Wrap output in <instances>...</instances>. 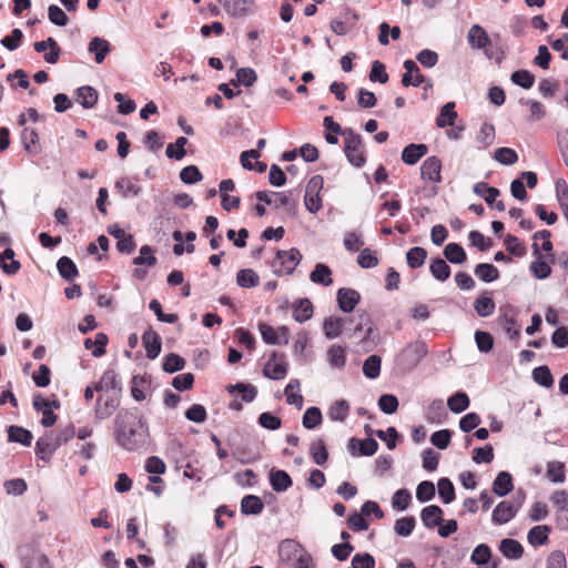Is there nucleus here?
I'll return each instance as SVG.
<instances>
[{
    "label": "nucleus",
    "mask_w": 568,
    "mask_h": 568,
    "mask_svg": "<svg viewBox=\"0 0 568 568\" xmlns=\"http://www.w3.org/2000/svg\"><path fill=\"white\" fill-rule=\"evenodd\" d=\"M287 374V363L284 354L273 351L263 367V375L273 381L283 379Z\"/></svg>",
    "instance_id": "nucleus-5"
},
{
    "label": "nucleus",
    "mask_w": 568,
    "mask_h": 568,
    "mask_svg": "<svg viewBox=\"0 0 568 568\" xmlns=\"http://www.w3.org/2000/svg\"><path fill=\"white\" fill-rule=\"evenodd\" d=\"M519 509V506L516 507L511 501L504 500L500 501L491 514V520L496 525H504L509 523L515 518Z\"/></svg>",
    "instance_id": "nucleus-10"
},
{
    "label": "nucleus",
    "mask_w": 568,
    "mask_h": 568,
    "mask_svg": "<svg viewBox=\"0 0 568 568\" xmlns=\"http://www.w3.org/2000/svg\"><path fill=\"white\" fill-rule=\"evenodd\" d=\"M485 292L483 295L477 297L474 302V310L480 317H487L495 312L496 304L491 297Z\"/></svg>",
    "instance_id": "nucleus-38"
},
{
    "label": "nucleus",
    "mask_w": 568,
    "mask_h": 568,
    "mask_svg": "<svg viewBox=\"0 0 568 568\" xmlns=\"http://www.w3.org/2000/svg\"><path fill=\"white\" fill-rule=\"evenodd\" d=\"M420 519L425 527L434 528L443 523V509L437 505L424 507L420 511Z\"/></svg>",
    "instance_id": "nucleus-24"
},
{
    "label": "nucleus",
    "mask_w": 568,
    "mask_h": 568,
    "mask_svg": "<svg viewBox=\"0 0 568 568\" xmlns=\"http://www.w3.org/2000/svg\"><path fill=\"white\" fill-rule=\"evenodd\" d=\"M349 412V405L346 400L341 399L335 402L328 409V417L332 420L343 422L346 419Z\"/></svg>",
    "instance_id": "nucleus-58"
},
{
    "label": "nucleus",
    "mask_w": 568,
    "mask_h": 568,
    "mask_svg": "<svg viewBox=\"0 0 568 568\" xmlns=\"http://www.w3.org/2000/svg\"><path fill=\"white\" fill-rule=\"evenodd\" d=\"M180 179L185 184H194L203 180V175L196 165H187L180 171Z\"/></svg>",
    "instance_id": "nucleus-59"
},
{
    "label": "nucleus",
    "mask_w": 568,
    "mask_h": 568,
    "mask_svg": "<svg viewBox=\"0 0 568 568\" xmlns=\"http://www.w3.org/2000/svg\"><path fill=\"white\" fill-rule=\"evenodd\" d=\"M74 427L68 426L60 429L57 435L52 432L45 433L36 443V455L41 460L48 462L51 459L55 450H58L63 444L68 443L74 436Z\"/></svg>",
    "instance_id": "nucleus-2"
},
{
    "label": "nucleus",
    "mask_w": 568,
    "mask_h": 568,
    "mask_svg": "<svg viewBox=\"0 0 568 568\" xmlns=\"http://www.w3.org/2000/svg\"><path fill=\"white\" fill-rule=\"evenodd\" d=\"M257 80L256 72L252 68H240L236 71V79L231 80L230 84L237 87L242 84L244 87H252Z\"/></svg>",
    "instance_id": "nucleus-49"
},
{
    "label": "nucleus",
    "mask_w": 568,
    "mask_h": 568,
    "mask_svg": "<svg viewBox=\"0 0 568 568\" xmlns=\"http://www.w3.org/2000/svg\"><path fill=\"white\" fill-rule=\"evenodd\" d=\"M438 495L444 504H450L455 499V487L449 478L443 477L437 483Z\"/></svg>",
    "instance_id": "nucleus-53"
},
{
    "label": "nucleus",
    "mask_w": 568,
    "mask_h": 568,
    "mask_svg": "<svg viewBox=\"0 0 568 568\" xmlns=\"http://www.w3.org/2000/svg\"><path fill=\"white\" fill-rule=\"evenodd\" d=\"M443 253L445 258L453 264H462L467 258L465 250L458 243H448Z\"/></svg>",
    "instance_id": "nucleus-41"
},
{
    "label": "nucleus",
    "mask_w": 568,
    "mask_h": 568,
    "mask_svg": "<svg viewBox=\"0 0 568 568\" xmlns=\"http://www.w3.org/2000/svg\"><path fill=\"white\" fill-rule=\"evenodd\" d=\"M33 439L32 433L21 426L11 425L8 427V440L19 443L26 447L31 446Z\"/></svg>",
    "instance_id": "nucleus-27"
},
{
    "label": "nucleus",
    "mask_w": 568,
    "mask_h": 568,
    "mask_svg": "<svg viewBox=\"0 0 568 568\" xmlns=\"http://www.w3.org/2000/svg\"><path fill=\"white\" fill-rule=\"evenodd\" d=\"M23 568H50L48 557L42 552H33L23 558Z\"/></svg>",
    "instance_id": "nucleus-64"
},
{
    "label": "nucleus",
    "mask_w": 568,
    "mask_h": 568,
    "mask_svg": "<svg viewBox=\"0 0 568 568\" xmlns=\"http://www.w3.org/2000/svg\"><path fill=\"white\" fill-rule=\"evenodd\" d=\"M338 307L344 313H351L361 301V294L354 288L342 287L336 293Z\"/></svg>",
    "instance_id": "nucleus-9"
},
{
    "label": "nucleus",
    "mask_w": 568,
    "mask_h": 568,
    "mask_svg": "<svg viewBox=\"0 0 568 568\" xmlns=\"http://www.w3.org/2000/svg\"><path fill=\"white\" fill-rule=\"evenodd\" d=\"M142 343L145 347L146 357L155 359L162 349V342L160 335L151 327L146 329L142 335Z\"/></svg>",
    "instance_id": "nucleus-15"
},
{
    "label": "nucleus",
    "mask_w": 568,
    "mask_h": 568,
    "mask_svg": "<svg viewBox=\"0 0 568 568\" xmlns=\"http://www.w3.org/2000/svg\"><path fill=\"white\" fill-rule=\"evenodd\" d=\"M429 271L434 278L439 282L448 280L452 273L450 266L442 257H435L432 260Z\"/></svg>",
    "instance_id": "nucleus-34"
},
{
    "label": "nucleus",
    "mask_w": 568,
    "mask_h": 568,
    "mask_svg": "<svg viewBox=\"0 0 568 568\" xmlns=\"http://www.w3.org/2000/svg\"><path fill=\"white\" fill-rule=\"evenodd\" d=\"M457 119V112L455 111V102H447L440 109V113L436 119V125L438 128H446L454 125Z\"/></svg>",
    "instance_id": "nucleus-37"
},
{
    "label": "nucleus",
    "mask_w": 568,
    "mask_h": 568,
    "mask_svg": "<svg viewBox=\"0 0 568 568\" xmlns=\"http://www.w3.org/2000/svg\"><path fill=\"white\" fill-rule=\"evenodd\" d=\"M412 500V495L406 488H402L395 491L392 498V506L400 511L408 508Z\"/></svg>",
    "instance_id": "nucleus-61"
},
{
    "label": "nucleus",
    "mask_w": 568,
    "mask_h": 568,
    "mask_svg": "<svg viewBox=\"0 0 568 568\" xmlns=\"http://www.w3.org/2000/svg\"><path fill=\"white\" fill-rule=\"evenodd\" d=\"M344 153L347 161L355 168H362L366 163L364 143L362 136L353 129L346 128L343 132Z\"/></svg>",
    "instance_id": "nucleus-3"
},
{
    "label": "nucleus",
    "mask_w": 568,
    "mask_h": 568,
    "mask_svg": "<svg viewBox=\"0 0 568 568\" xmlns=\"http://www.w3.org/2000/svg\"><path fill=\"white\" fill-rule=\"evenodd\" d=\"M550 531L551 528L547 525L535 526L528 531V542L534 547L546 545L549 540Z\"/></svg>",
    "instance_id": "nucleus-32"
},
{
    "label": "nucleus",
    "mask_w": 568,
    "mask_h": 568,
    "mask_svg": "<svg viewBox=\"0 0 568 568\" xmlns=\"http://www.w3.org/2000/svg\"><path fill=\"white\" fill-rule=\"evenodd\" d=\"M494 159L504 165H513L518 161V155L515 150L503 146L495 151Z\"/></svg>",
    "instance_id": "nucleus-62"
},
{
    "label": "nucleus",
    "mask_w": 568,
    "mask_h": 568,
    "mask_svg": "<svg viewBox=\"0 0 568 568\" xmlns=\"http://www.w3.org/2000/svg\"><path fill=\"white\" fill-rule=\"evenodd\" d=\"M227 392L229 393H233L234 390H237L239 393L242 394V399L245 402V403H251L255 399L256 395H257V389L255 386L251 385V384H245V383H237L235 385H230L227 386Z\"/></svg>",
    "instance_id": "nucleus-52"
},
{
    "label": "nucleus",
    "mask_w": 568,
    "mask_h": 568,
    "mask_svg": "<svg viewBox=\"0 0 568 568\" xmlns=\"http://www.w3.org/2000/svg\"><path fill=\"white\" fill-rule=\"evenodd\" d=\"M532 379L536 384L545 388H550L554 385V377L547 365H541L534 368Z\"/></svg>",
    "instance_id": "nucleus-48"
},
{
    "label": "nucleus",
    "mask_w": 568,
    "mask_h": 568,
    "mask_svg": "<svg viewBox=\"0 0 568 568\" xmlns=\"http://www.w3.org/2000/svg\"><path fill=\"white\" fill-rule=\"evenodd\" d=\"M328 362L334 367H343L346 363V355L344 347L339 345H332L327 349Z\"/></svg>",
    "instance_id": "nucleus-60"
},
{
    "label": "nucleus",
    "mask_w": 568,
    "mask_h": 568,
    "mask_svg": "<svg viewBox=\"0 0 568 568\" xmlns=\"http://www.w3.org/2000/svg\"><path fill=\"white\" fill-rule=\"evenodd\" d=\"M224 10L234 18H241L247 14L250 6L254 0H217Z\"/></svg>",
    "instance_id": "nucleus-20"
},
{
    "label": "nucleus",
    "mask_w": 568,
    "mask_h": 568,
    "mask_svg": "<svg viewBox=\"0 0 568 568\" xmlns=\"http://www.w3.org/2000/svg\"><path fill=\"white\" fill-rule=\"evenodd\" d=\"M531 248L532 254L537 257V260L531 262L529 266L530 272L538 280H545L549 277L551 274V267L547 262L541 260L542 255L540 253L538 243H532Z\"/></svg>",
    "instance_id": "nucleus-16"
},
{
    "label": "nucleus",
    "mask_w": 568,
    "mask_h": 568,
    "mask_svg": "<svg viewBox=\"0 0 568 568\" xmlns=\"http://www.w3.org/2000/svg\"><path fill=\"white\" fill-rule=\"evenodd\" d=\"M270 484L274 491L284 493L292 487L293 480L287 471L272 468L270 471Z\"/></svg>",
    "instance_id": "nucleus-18"
},
{
    "label": "nucleus",
    "mask_w": 568,
    "mask_h": 568,
    "mask_svg": "<svg viewBox=\"0 0 568 568\" xmlns=\"http://www.w3.org/2000/svg\"><path fill=\"white\" fill-rule=\"evenodd\" d=\"M106 344H108V336L104 333L95 334L94 339L87 338L84 341V347L87 349H91L94 347V349L92 351V355L94 357H100L105 353Z\"/></svg>",
    "instance_id": "nucleus-45"
},
{
    "label": "nucleus",
    "mask_w": 568,
    "mask_h": 568,
    "mask_svg": "<svg viewBox=\"0 0 568 568\" xmlns=\"http://www.w3.org/2000/svg\"><path fill=\"white\" fill-rule=\"evenodd\" d=\"M475 275L485 283H490L499 277L498 268L489 263H479L475 266Z\"/></svg>",
    "instance_id": "nucleus-39"
},
{
    "label": "nucleus",
    "mask_w": 568,
    "mask_h": 568,
    "mask_svg": "<svg viewBox=\"0 0 568 568\" xmlns=\"http://www.w3.org/2000/svg\"><path fill=\"white\" fill-rule=\"evenodd\" d=\"M185 359L175 354L170 353L163 358L162 368L165 373L173 374L179 371H182L185 367Z\"/></svg>",
    "instance_id": "nucleus-47"
},
{
    "label": "nucleus",
    "mask_w": 568,
    "mask_h": 568,
    "mask_svg": "<svg viewBox=\"0 0 568 568\" xmlns=\"http://www.w3.org/2000/svg\"><path fill=\"white\" fill-rule=\"evenodd\" d=\"M301 260L302 254L295 247H292L288 251L276 252V261H278L281 265L285 267V272L287 274H292L294 272L295 267L301 262Z\"/></svg>",
    "instance_id": "nucleus-17"
},
{
    "label": "nucleus",
    "mask_w": 568,
    "mask_h": 568,
    "mask_svg": "<svg viewBox=\"0 0 568 568\" xmlns=\"http://www.w3.org/2000/svg\"><path fill=\"white\" fill-rule=\"evenodd\" d=\"M403 67L405 69V73L402 75V84L404 87H420L426 81V77L422 74L416 61L405 60Z\"/></svg>",
    "instance_id": "nucleus-8"
},
{
    "label": "nucleus",
    "mask_w": 568,
    "mask_h": 568,
    "mask_svg": "<svg viewBox=\"0 0 568 568\" xmlns=\"http://www.w3.org/2000/svg\"><path fill=\"white\" fill-rule=\"evenodd\" d=\"M57 268L62 278L72 282L78 275L75 263L68 256H62L57 262Z\"/></svg>",
    "instance_id": "nucleus-33"
},
{
    "label": "nucleus",
    "mask_w": 568,
    "mask_h": 568,
    "mask_svg": "<svg viewBox=\"0 0 568 568\" xmlns=\"http://www.w3.org/2000/svg\"><path fill=\"white\" fill-rule=\"evenodd\" d=\"M116 443L128 452L143 448L149 439V427L138 407L121 408L114 418Z\"/></svg>",
    "instance_id": "nucleus-1"
},
{
    "label": "nucleus",
    "mask_w": 568,
    "mask_h": 568,
    "mask_svg": "<svg viewBox=\"0 0 568 568\" xmlns=\"http://www.w3.org/2000/svg\"><path fill=\"white\" fill-rule=\"evenodd\" d=\"M499 551L503 554L504 557L507 559H519L523 557L524 554V547L521 544L515 539L511 538H504L499 542Z\"/></svg>",
    "instance_id": "nucleus-25"
},
{
    "label": "nucleus",
    "mask_w": 568,
    "mask_h": 568,
    "mask_svg": "<svg viewBox=\"0 0 568 568\" xmlns=\"http://www.w3.org/2000/svg\"><path fill=\"white\" fill-rule=\"evenodd\" d=\"M510 80L523 89H530L535 83V75L527 70H517L511 73Z\"/></svg>",
    "instance_id": "nucleus-55"
},
{
    "label": "nucleus",
    "mask_w": 568,
    "mask_h": 568,
    "mask_svg": "<svg viewBox=\"0 0 568 568\" xmlns=\"http://www.w3.org/2000/svg\"><path fill=\"white\" fill-rule=\"evenodd\" d=\"M300 389V381L297 378H293L285 387L286 402L290 405L296 406L297 409L303 407V396L298 393Z\"/></svg>",
    "instance_id": "nucleus-40"
},
{
    "label": "nucleus",
    "mask_w": 568,
    "mask_h": 568,
    "mask_svg": "<svg viewBox=\"0 0 568 568\" xmlns=\"http://www.w3.org/2000/svg\"><path fill=\"white\" fill-rule=\"evenodd\" d=\"M264 509V503L256 495H246L241 500V513L243 515H258Z\"/></svg>",
    "instance_id": "nucleus-30"
},
{
    "label": "nucleus",
    "mask_w": 568,
    "mask_h": 568,
    "mask_svg": "<svg viewBox=\"0 0 568 568\" xmlns=\"http://www.w3.org/2000/svg\"><path fill=\"white\" fill-rule=\"evenodd\" d=\"M514 489L513 476L508 471H500L493 481V491L498 497H505Z\"/></svg>",
    "instance_id": "nucleus-23"
},
{
    "label": "nucleus",
    "mask_w": 568,
    "mask_h": 568,
    "mask_svg": "<svg viewBox=\"0 0 568 568\" xmlns=\"http://www.w3.org/2000/svg\"><path fill=\"white\" fill-rule=\"evenodd\" d=\"M323 420L321 409L318 407H308L302 419V424L306 429H314Z\"/></svg>",
    "instance_id": "nucleus-54"
},
{
    "label": "nucleus",
    "mask_w": 568,
    "mask_h": 568,
    "mask_svg": "<svg viewBox=\"0 0 568 568\" xmlns=\"http://www.w3.org/2000/svg\"><path fill=\"white\" fill-rule=\"evenodd\" d=\"M469 397L464 392H457L452 395L447 400L448 408L455 413L460 414L469 407Z\"/></svg>",
    "instance_id": "nucleus-42"
},
{
    "label": "nucleus",
    "mask_w": 568,
    "mask_h": 568,
    "mask_svg": "<svg viewBox=\"0 0 568 568\" xmlns=\"http://www.w3.org/2000/svg\"><path fill=\"white\" fill-rule=\"evenodd\" d=\"M427 346L417 341L408 344L396 357V363L404 372H409L426 356Z\"/></svg>",
    "instance_id": "nucleus-4"
},
{
    "label": "nucleus",
    "mask_w": 568,
    "mask_h": 568,
    "mask_svg": "<svg viewBox=\"0 0 568 568\" xmlns=\"http://www.w3.org/2000/svg\"><path fill=\"white\" fill-rule=\"evenodd\" d=\"M490 558L491 550L486 544L477 545L470 555V561L477 566H484L488 564Z\"/></svg>",
    "instance_id": "nucleus-51"
},
{
    "label": "nucleus",
    "mask_w": 568,
    "mask_h": 568,
    "mask_svg": "<svg viewBox=\"0 0 568 568\" xmlns=\"http://www.w3.org/2000/svg\"><path fill=\"white\" fill-rule=\"evenodd\" d=\"M467 41L476 50L485 49L490 42L486 30L479 24L470 27L467 33Z\"/></svg>",
    "instance_id": "nucleus-19"
},
{
    "label": "nucleus",
    "mask_w": 568,
    "mask_h": 568,
    "mask_svg": "<svg viewBox=\"0 0 568 568\" xmlns=\"http://www.w3.org/2000/svg\"><path fill=\"white\" fill-rule=\"evenodd\" d=\"M428 148L426 144L410 143L404 148L402 152V161L407 165L416 164L425 154H427Z\"/></svg>",
    "instance_id": "nucleus-21"
},
{
    "label": "nucleus",
    "mask_w": 568,
    "mask_h": 568,
    "mask_svg": "<svg viewBox=\"0 0 568 568\" xmlns=\"http://www.w3.org/2000/svg\"><path fill=\"white\" fill-rule=\"evenodd\" d=\"M236 283L243 288H251L258 285L260 277L253 270L243 268L236 274Z\"/></svg>",
    "instance_id": "nucleus-46"
},
{
    "label": "nucleus",
    "mask_w": 568,
    "mask_h": 568,
    "mask_svg": "<svg viewBox=\"0 0 568 568\" xmlns=\"http://www.w3.org/2000/svg\"><path fill=\"white\" fill-rule=\"evenodd\" d=\"M313 315V304L308 298H300L293 303V318L298 323L308 321Z\"/></svg>",
    "instance_id": "nucleus-28"
},
{
    "label": "nucleus",
    "mask_w": 568,
    "mask_h": 568,
    "mask_svg": "<svg viewBox=\"0 0 568 568\" xmlns=\"http://www.w3.org/2000/svg\"><path fill=\"white\" fill-rule=\"evenodd\" d=\"M88 50H89V52L94 54L95 62L100 64L104 61L105 57L110 53L111 44L109 43L108 40H105L103 38L94 37L90 40Z\"/></svg>",
    "instance_id": "nucleus-22"
},
{
    "label": "nucleus",
    "mask_w": 568,
    "mask_h": 568,
    "mask_svg": "<svg viewBox=\"0 0 568 568\" xmlns=\"http://www.w3.org/2000/svg\"><path fill=\"white\" fill-rule=\"evenodd\" d=\"M187 142L185 136H179L174 143H169L165 150L166 156L176 161L182 160L186 154L185 145Z\"/></svg>",
    "instance_id": "nucleus-43"
},
{
    "label": "nucleus",
    "mask_w": 568,
    "mask_h": 568,
    "mask_svg": "<svg viewBox=\"0 0 568 568\" xmlns=\"http://www.w3.org/2000/svg\"><path fill=\"white\" fill-rule=\"evenodd\" d=\"M382 358L378 355H369L363 363V373L367 378L375 379L381 374Z\"/></svg>",
    "instance_id": "nucleus-50"
},
{
    "label": "nucleus",
    "mask_w": 568,
    "mask_h": 568,
    "mask_svg": "<svg viewBox=\"0 0 568 568\" xmlns=\"http://www.w3.org/2000/svg\"><path fill=\"white\" fill-rule=\"evenodd\" d=\"M505 246L510 254L518 257H523L527 253L526 246L519 241L517 236L511 234L506 235Z\"/></svg>",
    "instance_id": "nucleus-63"
},
{
    "label": "nucleus",
    "mask_w": 568,
    "mask_h": 568,
    "mask_svg": "<svg viewBox=\"0 0 568 568\" xmlns=\"http://www.w3.org/2000/svg\"><path fill=\"white\" fill-rule=\"evenodd\" d=\"M415 518L413 516H407L395 521L394 530L400 537H408L415 529Z\"/></svg>",
    "instance_id": "nucleus-57"
},
{
    "label": "nucleus",
    "mask_w": 568,
    "mask_h": 568,
    "mask_svg": "<svg viewBox=\"0 0 568 568\" xmlns=\"http://www.w3.org/2000/svg\"><path fill=\"white\" fill-rule=\"evenodd\" d=\"M75 101L84 109H91L98 102V91L90 85L81 87L75 91Z\"/></svg>",
    "instance_id": "nucleus-26"
},
{
    "label": "nucleus",
    "mask_w": 568,
    "mask_h": 568,
    "mask_svg": "<svg viewBox=\"0 0 568 568\" xmlns=\"http://www.w3.org/2000/svg\"><path fill=\"white\" fill-rule=\"evenodd\" d=\"M499 321L510 338H519L520 331L517 327L516 310L511 305L501 306L499 310Z\"/></svg>",
    "instance_id": "nucleus-7"
},
{
    "label": "nucleus",
    "mask_w": 568,
    "mask_h": 568,
    "mask_svg": "<svg viewBox=\"0 0 568 568\" xmlns=\"http://www.w3.org/2000/svg\"><path fill=\"white\" fill-rule=\"evenodd\" d=\"M119 392L100 395L94 406V415L98 419H106L114 414L120 405Z\"/></svg>",
    "instance_id": "nucleus-6"
},
{
    "label": "nucleus",
    "mask_w": 568,
    "mask_h": 568,
    "mask_svg": "<svg viewBox=\"0 0 568 568\" xmlns=\"http://www.w3.org/2000/svg\"><path fill=\"white\" fill-rule=\"evenodd\" d=\"M473 191L476 195L484 199L488 206H493L495 199L500 194L497 187L490 186L486 182H477Z\"/></svg>",
    "instance_id": "nucleus-36"
},
{
    "label": "nucleus",
    "mask_w": 568,
    "mask_h": 568,
    "mask_svg": "<svg viewBox=\"0 0 568 568\" xmlns=\"http://www.w3.org/2000/svg\"><path fill=\"white\" fill-rule=\"evenodd\" d=\"M347 449L352 455H356V452L358 450L359 455L368 457L373 456L377 452L378 443L372 437H367L362 440L352 437L347 443Z\"/></svg>",
    "instance_id": "nucleus-11"
},
{
    "label": "nucleus",
    "mask_w": 568,
    "mask_h": 568,
    "mask_svg": "<svg viewBox=\"0 0 568 568\" xmlns=\"http://www.w3.org/2000/svg\"><path fill=\"white\" fill-rule=\"evenodd\" d=\"M0 267L7 275H13L20 270L21 264L19 261L14 260V251L12 248L7 247L0 254Z\"/></svg>",
    "instance_id": "nucleus-29"
},
{
    "label": "nucleus",
    "mask_w": 568,
    "mask_h": 568,
    "mask_svg": "<svg viewBox=\"0 0 568 568\" xmlns=\"http://www.w3.org/2000/svg\"><path fill=\"white\" fill-rule=\"evenodd\" d=\"M115 187L122 192L124 197L132 195L138 196L142 187L134 183L131 178H121L115 182Z\"/></svg>",
    "instance_id": "nucleus-56"
},
{
    "label": "nucleus",
    "mask_w": 568,
    "mask_h": 568,
    "mask_svg": "<svg viewBox=\"0 0 568 568\" xmlns=\"http://www.w3.org/2000/svg\"><path fill=\"white\" fill-rule=\"evenodd\" d=\"M352 322V318H342L337 316L326 317L323 323L324 334L328 339L336 338L342 334L343 329H348L346 325Z\"/></svg>",
    "instance_id": "nucleus-14"
},
{
    "label": "nucleus",
    "mask_w": 568,
    "mask_h": 568,
    "mask_svg": "<svg viewBox=\"0 0 568 568\" xmlns=\"http://www.w3.org/2000/svg\"><path fill=\"white\" fill-rule=\"evenodd\" d=\"M310 454L312 456L313 462L316 465H325L328 459V450L325 445V442L322 438L312 442V444L310 445Z\"/></svg>",
    "instance_id": "nucleus-35"
},
{
    "label": "nucleus",
    "mask_w": 568,
    "mask_h": 568,
    "mask_svg": "<svg viewBox=\"0 0 568 568\" xmlns=\"http://www.w3.org/2000/svg\"><path fill=\"white\" fill-rule=\"evenodd\" d=\"M426 257L427 251L420 246H414L409 248L406 253L407 265L414 270L423 266Z\"/></svg>",
    "instance_id": "nucleus-44"
},
{
    "label": "nucleus",
    "mask_w": 568,
    "mask_h": 568,
    "mask_svg": "<svg viewBox=\"0 0 568 568\" xmlns=\"http://www.w3.org/2000/svg\"><path fill=\"white\" fill-rule=\"evenodd\" d=\"M310 280L323 286H329L333 283L332 270L323 263H317L310 274Z\"/></svg>",
    "instance_id": "nucleus-31"
},
{
    "label": "nucleus",
    "mask_w": 568,
    "mask_h": 568,
    "mask_svg": "<svg viewBox=\"0 0 568 568\" xmlns=\"http://www.w3.org/2000/svg\"><path fill=\"white\" fill-rule=\"evenodd\" d=\"M442 162L437 156L427 158L420 166V176L434 183L442 182Z\"/></svg>",
    "instance_id": "nucleus-12"
},
{
    "label": "nucleus",
    "mask_w": 568,
    "mask_h": 568,
    "mask_svg": "<svg viewBox=\"0 0 568 568\" xmlns=\"http://www.w3.org/2000/svg\"><path fill=\"white\" fill-rule=\"evenodd\" d=\"M33 48L38 53L45 52L49 49V52L43 55L47 63L54 64L59 61L61 50L53 38L50 37L47 40L38 41L33 44Z\"/></svg>",
    "instance_id": "nucleus-13"
}]
</instances>
